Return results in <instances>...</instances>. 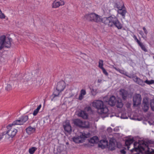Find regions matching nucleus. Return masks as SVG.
Instances as JSON below:
<instances>
[{
  "instance_id": "nucleus-41",
  "label": "nucleus",
  "mask_w": 154,
  "mask_h": 154,
  "mask_svg": "<svg viewBox=\"0 0 154 154\" xmlns=\"http://www.w3.org/2000/svg\"><path fill=\"white\" fill-rule=\"evenodd\" d=\"M5 89L7 91H8L10 90L11 89V85L10 84L8 85Z\"/></svg>"
},
{
  "instance_id": "nucleus-46",
  "label": "nucleus",
  "mask_w": 154,
  "mask_h": 154,
  "mask_svg": "<svg viewBox=\"0 0 154 154\" xmlns=\"http://www.w3.org/2000/svg\"><path fill=\"white\" fill-rule=\"evenodd\" d=\"M143 29L144 31V33L146 35L148 33V32L146 28L144 27L143 28Z\"/></svg>"
},
{
  "instance_id": "nucleus-7",
  "label": "nucleus",
  "mask_w": 154,
  "mask_h": 154,
  "mask_svg": "<svg viewBox=\"0 0 154 154\" xmlns=\"http://www.w3.org/2000/svg\"><path fill=\"white\" fill-rule=\"evenodd\" d=\"M63 127L65 131L68 133L71 132V127L70 125L69 120H66L63 123Z\"/></svg>"
},
{
  "instance_id": "nucleus-18",
  "label": "nucleus",
  "mask_w": 154,
  "mask_h": 154,
  "mask_svg": "<svg viewBox=\"0 0 154 154\" xmlns=\"http://www.w3.org/2000/svg\"><path fill=\"white\" fill-rule=\"evenodd\" d=\"M23 124L22 122V121L20 118L19 120H17L14 121L12 124H9L7 126V128L8 129L10 128V127H12L13 125H22Z\"/></svg>"
},
{
  "instance_id": "nucleus-45",
  "label": "nucleus",
  "mask_w": 154,
  "mask_h": 154,
  "mask_svg": "<svg viewBox=\"0 0 154 154\" xmlns=\"http://www.w3.org/2000/svg\"><path fill=\"white\" fill-rule=\"evenodd\" d=\"M119 72L122 74H123L124 75H125V74H126V72H125V71L123 70L120 69V71H119Z\"/></svg>"
},
{
  "instance_id": "nucleus-53",
  "label": "nucleus",
  "mask_w": 154,
  "mask_h": 154,
  "mask_svg": "<svg viewBox=\"0 0 154 154\" xmlns=\"http://www.w3.org/2000/svg\"><path fill=\"white\" fill-rule=\"evenodd\" d=\"M91 107L90 106H88V108H87V110L88 111H91Z\"/></svg>"
},
{
  "instance_id": "nucleus-49",
  "label": "nucleus",
  "mask_w": 154,
  "mask_h": 154,
  "mask_svg": "<svg viewBox=\"0 0 154 154\" xmlns=\"http://www.w3.org/2000/svg\"><path fill=\"white\" fill-rule=\"evenodd\" d=\"M113 68L114 69L116 70V71H117L119 72V71L120 70V69L119 68H117L116 67H115L114 66H113Z\"/></svg>"
},
{
  "instance_id": "nucleus-37",
  "label": "nucleus",
  "mask_w": 154,
  "mask_h": 154,
  "mask_svg": "<svg viewBox=\"0 0 154 154\" xmlns=\"http://www.w3.org/2000/svg\"><path fill=\"white\" fill-rule=\"evenodd\" d=\"M144 83H146L147 84L150 85L154 84V80H151L150 81H149L147 79L144 81Z\"/></svg>"
},
{
  "instance_id": "nucleus-25",
  "label": "nucleus",
  "mask_w": 154,
  "mask_h": 154,
  "mask_svg": "<svg viewBox=\"0 0 154 154\" xmlns=\"http://www.w3.org/2000/svg\"><path fill=\"white\" fill-rule=\"evenodd\" d=\"M116 104V107L118 108H122L123 106V104L122 103V100L120 98H119L117 100Z\"/></svg>"
},
{
  "instance_id": "nucleus-60",
  "label": "nucleus",
  "mask_w": 154,
  "mask_h": 154,
  "mask_svg": "<svg viewBox=\"0 0 154 154\" xmlns=\"http://www.w3.org/2000/svg\"><path fill=\"white\" fill-rule=\"evenodd\" d=\"M97 81H98V82L100 83L101 81V80L100 79H99Z\"/></svg>"
},
{
  "instance_id": "nucleus-44",
  "label": "nucleus",
  "mask_w": 154,
  "mask_h": 154,
  "mask_svg": "<svg viewBox=\"0 0 154 154\" xmlns=\"http://www.w3.org/2000/svg\"><path fill=\"white\" fill-rule=\"evenodd\" d=\"M125 149H126V148L125 147L124 148V149L121 150L120 152L122 154H126V152L125 151Z\"/></svg>"
},
{
  "instance_id": "nucleus-36",
  "label": "nucleus",
  "mask_w": 154,
  "mask_h": 154,
  "mask_svg": "<svg viewBox=\"0 0 154 154\" xmlns=\"http://www.w3.org/2000/svg\"><path fill=\"white\" fill-rule=\"evenodd\" d=\"M103 61L102 60H100L99 61L98 67L101 69L103 68Z\"/></svg>"
},
{
  "instance_id": "nucleus-28",
  "label": "nucleus",
  "mask_w": 154,
  "mask_h": 154,
  "mask_svg": "<svg viewBox=\"0 0 154 154\" xmlns=\"http://www.w3.org/2000/svg\"><path fill=\"white\" fill-rule=\"evenodd\" d=\"M115 143L113 141L110 140L109 143V148L111 151H113L115 149Z\"/></svg>"
},
{
  "instance_id": "nucleus-47",
  "label": "nucleus",
  "mask_w": 154,
  "mask_h": 154,
  "mask_svg": "<svg viewBox=\"0 0 154 154\" xmlns=\"http://www.w3.org/2000/svg\"><path fill=\"white\" fill-rule=\"evenodd\" d=\"M138 144H139V143L137 142H134V148H137V147H136V146H137V145Z\"/></svg>"
},
{
  "instance_id": "nucleus-59",
  "label": "nucleus",
  "mask_w": 154,
  "mask_h": 154,
  "mask_svg": "<svg viewBox=\"0 0 154 154\" xmlns=\"http://www.w3.org/2000/svg\"><path fill=\"white\" fill-rule=\"evenodd\" d=\"M102 141L103 143L107 142V141L106 140H103Z\"/></svg>"
},
{
  "instance_id": "nucleus-17",
  "label": "nucleus",
  "mask_w": 154,
  "mask_h": 154,
  "mask_svg": "<svg viewBox=\"0 0 154 154\" xmlns=\"http://www.w3.org/2000/svg\"><path fill=\"white\" fill-rule=\"evenodd\" d=\"M117 12L119 14L122 16L123 18H125V15L127 12L125 7H122L120 9H118L117 10Z\"/></svg>"
},
{
  "instance_id": "nucleus-29",
  "label": "nucleus",
  "mask_w": 154,
  "mask_h": 154,
  "mask_svg": "<svg viewBox=\"0 0 154 154\" xmlns=\"http://www.w3.org/2000/svg\"><path fill=\"white\" fill-rule=\"evenodd\" d=\"M20 118L23 124L27 121L29 119L28 116L27 115H23L21 116Z\"/></svg>"
},
{
  "instance_id": "nucleus-61",
  "label": "nucleus",
  "mask_w": 154,
  "mask_h": 154,
  "mask_svg": "<svg viewBox=\"0 0 154 154\" xmlns=\"http://www.w3.org/2000/svg\"><path fill=\"white\" fill-rule=\"evenodd\" d=\"M86 128H88L89 127V126H86L85 127Z\"/></svg>"
},
{
  "instance_id": "nucleus-42",
  "label": "nucleus",
  "mask_w": 154,
  "mask_h": 154,
  "mask_svg": "<svg viewBox=\"0 0 154 154\" xmlns=\"http://www.w3.org/2000/svg\"><path fill=\"white\" fill-rule=\"evenodd\" d=\"M134 74H130L129 75H127V73L126 74H125V75L127 76V77L131 78H132L133 76L134 75Z\"/></svg>"
},
{
  "instance_id": "nucleus-9",
  "label": "nucleus",
  "mask_w": 154,
  "mask_h": 154,
  "mask_svg": "<svg viewBox=\"0 0 154 154\" xmlns=\"http://www.w3.org/2000/svg\"><path fill=\"white\" fill-rule=\"evenodd\" d=\"M142 106L144 112H147L149 108V102L148 98L145 97L143 98L142 101Z\"/></svg>"
},
{
  "instance_id": "nucleus-5",
  "label": "nucleus",
  "mask_w": 154,
  "mask_h": 154,
  "mask_svg": "<svg viewBox=\"0 0 154 154\" xmlns=\"http://www.w3.org/2000/svg\"><path fill=\"white\" fill-rule=\"evenodd\" d=\"M11 127L8 129L9 130L6 132H4L2 133V134L0 135V140L2 139L3 137V136L6 134H7L12 138L14 137L17 132V130L16 129L13 128Z\"/></svg>"
},
{
  "instance_id": "nucleus-62",
  "label": "nucleus",
  "mask_w": 154,
  "mask_h": 154,
  "mask_svg": "<svg viewBox=\"0 0 154 154\" xmlns=\"http://www.w3.org/2000/svg\"><path fill=\"white\" fill-rule=\"evenodd\" d=\"M61 152V151L60 150L58 152Z\"/></svg>"
},
{
  "instance_id": "nucleus-35",
  "label": "nucleus",
  "mask_w": 154,
  "mask_h": 154,
  "mask_svg": "<svg viewBox=\"0 0 154 154\" xmlns=\"http://www.w3.org/2000/svg\"><path fill=\"white\" fill-rule=\"evenodd\" d=\"M94 138H97V137L96 136H94L91 138V139L89 140V142L92 143H96L95 140L94 139Z\"/></svg>"
},
{
  "instance_id": "nucleus-6",
  "label": "nucleus",
  "mask_w": 154,
  "mask_h": 154,
  "mask_svg": "<svg viewBox=\"0 0 154 154\" xmlns=\"http://www.w3.org/2000/svg\"><path fill=\"white\" fill-rule=\"evenodd\" d=\"M142 98L140 94H136L133 97V106L137 107L140 105L141 103Z\"/></svg>"
},
{
  "instance_id": "nucleus-11",
  "label": "nucleus",
  "mask_w": 154,
  "mask_h": 154,
  "mask_svg": "<svg viewBox=\"0 0 154 154\" xmlns=\"http://www.w3.org/2000/svg\"><path fill=\"white\" fill-rule=\"evenodd\" d=\"M113 16V15H111L108 17H104L102 19L100 18V21L104 23L105 24L108 25L110 26V25L111 24V17Z\"/></svg>"
},
{
  "instance_id": "nucleus-58",
  "label": "nucleus",
  "mask_w": 154,
  "mask_h": 154,
  "mask_svg": "<svg viewBox=\"0 0 154 154\" xmlns=\"http://www.w3.org/2000/svg\"><path fill=\"white\" fill-rule=\"evenodd\" d=\"M151 152H152V154H154V149H152V151H151Z\"/></svg>"
},
{
  "instance_id": "nucleus-2",
  "label": "nucleus",
  "mask_w": 154,
  "mask_h": 154,
  "mask_svg": "<svg viewBox=\"0 0 154 154\" xmlns=\"http://www.w3.org/2000/svg\"><path fill=\"white\" fill-rule=\"evenodd\" d=\"M11 38H8L6 40V37L5 35H2L0 36V50H1L4 47L9 48L11 46Z\"/></svg>"
},
{
  "instance_id": "nucleus-10",
  "label": "nucleus",
  "mask_w": 154,
  "mask_h": 154,
  "mask_svg": "<svg viewBox=\"0 0 154 154\" xmlns=\"http://www.w3.org/2000/svg\"><path fill=\"white\" fill-rule=\"evenodd\" d=\"M119 92V94L122 100H125L128 95V91L125 89H121Z\"/></svg>"
},
{
  "instance_id": "nucleus-48",
  "label": "nucleus",
  "mask_w": 154,
  "mask_h": 154,
  "mask_svg": "<svg viewBox=\"0 0 154 154\" xmlns=\"http://www.w3.org/2000/svg\"><path fill=\"white\" fill-rule=\"evenodd\" d=\"M83 95L82 94H80L79 96V99L80 100H81L83 98Z\"/></svg>"
},
{
  "instance_id": "nucleus-24",
  "label": "nucleus",
  "mask_w": 154,
  "mask_h": 154,
  "mask_svg": "<svg viewBox=\"0 0 154 154\" xmlns=\"http://www.w3.org/2000/svg\"><path fill=\"white\" fill-rule=\"evenodd\" d=\"M90 134L89 133L85 134V133H82L79 136L81 140H83V142L84 141V140L87 138L89 137Z\"/></svg>"
},
{
  "instance_id": "nucleus-34",
  "label": "nucleus",
  "mask_w": 154,
  "mask_h": 154,
  "mask_svg": "<svg viewBox=\"0 0 154 154\" xmlns=\"http://www.w3.org/2000/svg\"><path fill=\"white\" fill-rule=\"evenodd\" d=\"M137 83L141 86H143L145 85L144 82L142 79H140L139 78H138Z\"/></svg>"
},
{
  "instance_id": "nucleus-1",
  "label": "nucleus",
  "mask_w": 154,
  "mask_h": 154,
  "mask_svg": "<svg viewBox=\"0 0 154 154\" xmlns=\"http://www.w3.org/2000/svg\"><path fill=\"white\" fill-rule=\"evenodd\" d=\"M93 106L97 109V112L100 115L104 114V117L107 116L108 109L105 105L103 102L100 100H96L92 103Z\"/></svg>"
},
{
  "instance_id": "nucleus-19",
  "label": "nucleus",
  "mask_w": 154,
  "mask_h": 154,
  "mask_svg": "<svg viewBox=\"0 0 154 154\" xmlns=\"http://www.w3.org/2000/svg\"><path fill=\"white\" fill-rule=\"evenodd\" d=\"M73 123L74 125L79 127H83V122L80 119H75L73 121Z\"/></svg>"
},
{
  "instance_id": "nucleus-54",
  "label": "nucleus",
  "mask_w": 154,
  "mask_h": 154,
  "mask_svg": "<svg viewBox=\"0 0 154 154\" xmlns=\"http://www.w3.org/2000/svg\"><path fill=\"white\" fill-rule=\"evenodd\" d=\"M121 118H122V119H127L128 118V117H124L123 116V115H122V116H121Z\"/></svg>"
},
{
  "instance_id": "nucleus-23",
  "label": "nucleus",
  "mask_w": 154,
  "mask_h": 154,
  "mask_svg": "<svg viewBox=\"0 0 154 154\" xmlns=\"http://www.w3.org/2000/svg\"><path fill=\"white\" fill-rule=\"evenodd\" d=\"M137 43L138 45L141 48V49L145 52H147V50L145 48V46L143 45V43L140 42L138 39L135 40Z\"/></svg>"
},
{
  "instance_id": "nucleus-50",
  "label": "nucleus",
  "mask_w": 154,
  "mask_h": 154,
  "mask_svg": "<svg viewBox=\"0 0 154 154\" xmlns=\"http://www.w3.org/2000/svg\"><path fill=\"white\" fill-rule=\"evenodd\" d=\"M94 139L95 140V141L96 143H97L98 142L99 139H98V137H97V138H94Z\"/></svg>"
},
{
  "instance_id": "nucleus-31",
  "label": "nucleus",
  "mask_w": 154,
  "mask_h": 154,
  "mask_svg": "<svg viewBox=\"0 0 154 154\" xmlns=\"http://www.w3.org/2000/svg\"><path fill=\"white\" fill-rule=\"evenodd\" d=\"M37 148L35 147H32L29 149V152L30 154H33L37 150Z\"/></svg>"
},
{
  "instance_id": "nucleus-8",
  "label": "nucleus",
  "mask_w": 154,
  "mask_h": 154,
  "mask_svg": "<svg viewBox=\"0 0 154 154\" xmlns=\"http://www.w3.org/2000/svg\"><path fill=\"white\" fill-rule=\"evenodd\" d=\"M66 83L63 81L57 82L56 87V89L60 92L63 91L66 87Z\"/></svg>"
},
{
  "instance_id": "nucleus-13",
  "label": "nucleus",
  "mask_w": 154,
  "mask_h": 154,
  "mask_svg": "<svg viewBox=\"0 0 154 154\" xmlns=\"http://www.w3.org/2000/svg\"><path fill=\"white\" fill-rule=\"evenodd\" d=\"M64 5V2L63 1L60 0V1H57L55 0L52 4V7L54 8H56L59 7L60 6H62Z\"/></svg>"
},
{
  "instance_id": "nucleus-39",
  "label": "nucleus",
  "mask_w": 154,
  "mask_h": 154,
  "mask_svg": "<svg viewBox=\"0 0 154 154\" xmlns=\"http://www.w3.org/2000/svg\"><path fill=\"white\" fill-rule=\"evenodd\" d=\"M132 78L134 81L137 83L139 78L136 75H134Z\"/></svg>"
},
{
  "instance_id": "nucleus-3",
  "label": "nucleus",
  "mask_w": 154,
  "mask_h": 154,
  "mask_svg": "<svg viewBox=\"0 0 154 154\" xmlns=\"http://www.w3.org/2000/svg\"><path fill=\"white\" fill-rule=\"evenodd\" d=\"M84 17L88 21L98 23L100 21V16L94 13L86 14Z\"/></svg>"
},
{
  "instance_id": "nucleus-32",
  "label": "nucleus",
  "mask_w": 154,
  "mask_h": 154,
  "mask_svg": "<svg viewBox=\"0 0 154 154\" xmlns=\"http://www.w3.org/2000/svg\"><path fill=\"white\" fill-rule=\"evenodd\" d=\"M41 106H42L41 105V104L40 105L37 107V109L34 110V111L33 113V114L34 116H35L37 115V113H38V111H39V110L41 108Z\"/></svg>"
},
{
  "instance_id": "nucleus-52",
  "label": "nucleus",
  "mask_w": 154,
  "mask_h": 154,
  "mask_svg": "<svg viewBox=\"0 0 154 154\" xmlns=\"http://www.w3.org/2000/svg\"><path fill=\"white\" fill-rule=\"evenodd\" d=\"M133 37L134 38L135 41L136 40H137V39L136 36L135 35H134L133 36Z\"/></svg>"
},
{
  "instance_id": "nucleus-38",
  "label": "nucleus",
  "mask_w": 154,
  "mask_h": 154,
  "mask_svg": "<svg viewBox=\"0 0 154 154\" xmlns=\"http://www.w3.org/2000/svg\"><path fill=\"white\" fill-rule=\"evenodd\" d=\"M150 106L152 110L154 111V99L151 100Z\"/></svg>"
},
{
  "instance_id": "nucleus-14",
  "label": "nucleus",
  "mask_w": 154,
  "mask_h": 154,
  "mask_svg": "<svg viewBox=\"0 0 154 154\" xmlns=\"http://www.w3.org/2000/svg\"><path fill=\"white\" fill-rule=\"evenodd\" d=\"M117 99L116 97L114 96H111L109 98V100L106 101L108 102V104L111 106H113L116 104Z\"/></svg>"
},
{
  "instance_id": "nucleus-12",
  "label": "nucleus",
  "mask_w": 154,
  "mask_h": 154,
  "mask_svg": "<svg viewBox=\"0 0 154 154\" xmlns=\"http://www.w3.org/2000/svg\"><path fill=\"white\" fill-rule=\"evenodd\" d=\"M145 150V148L140 144H139L137 148H134L130 150L131 152H139L143 154V151Z\"/></svg>"
},
{
  "instance_id": "nucleus-16",
  "label": "nucleus",
  "mask_w": 154,
  "mask_h": 154,
  "mask_svg": "<svg viewBox=\"0 0 154 154\" xmlns=\"http://www.w3.org/2000/svg\"><path fill=\"white\" fill-rule=\"evenodd\" d=\"M114 4V8H116L119 9L122 8V7H125L123 2L121 0L115 2Z\"/></svg>"
},
{
  "instance_id": "nucleus-15",
  "label": "nucleus",
  "mask_w": 154,
  "mask_h": 154,
  "mask_svg": "<svg viewBox=\"0 0 154 154\" xmlns=\"http://www.w3.org/2000/svg\"><path fill=\"white\" fill-rule=\"evenodd\" d=\"M152 143V141L151 140H147L146 141H144L142 143V145H144L147 148L146 151V154H152V152H150L149 151V148L148 147V145Z\"/></svg>"
},
{
  "instance_id": "nucleus-26",
  "label": "nucleus",
  "mask_w": 154,
  "mask_h": 154,
  "mask_svg": "<svg viewBox=\"0 0 154 154\" xmlns=\"http://www.w3.org/2000/svg\"><path fill=\"white\" fill-rule=\"evenodd\" d=\"M78 116L81 117L84 119H87L88 118V115L87 113L84 111H81L78 114Z\"/></svg>"
},
{
  "instance_id": "nucleus-57",
  "label": "nucleus",
  "mask_w": 154,
  "mask_h": 154,
  "mask_svg": "<svg viewBox=\"0 0 154 154\" xmlns=\"http://www.w3.org/2000/svg\"><path fill=\"white\" fill-rule=\"evenodd\" d=\"M139 34H140L142 36V35H143V32L142 31H140L139 32Z\"/></svg>"
},
{
  "instance_id": "nucleus-56",
  "label": "nucleus",
  "mask_w": 154,
  "mask_h": 154,
  "mask_svg": "<svg viewBox=\"0 0 154 154\" xmlns=\"http://www.w3.org/2000/svg\"><path fill=\"white\" fill-rule=\"evenodd\" d=\"M134 152H131V153H132L131 154H140V153H140L139 152H136V153H134Z\"/></svg>"
},
{
  "instance_id": "nucleus-30",
  "label": "nucleus",
  "mask_w": 154,
  "mask_h": 154,
  "mask_svg": "<svg viewBox=\"0 0 154 154\" xmlns=\"http://www.w3.org/2000/svg\"><path fill=\"white\" fill-rule=\"evenodd\" d=\"M89 88L91 90V95L93 96H95L97 94V90L94 89L93 87H89Z\"/></svg>"
},
{
  "instance_id": "nucleus-51",
  "label": "nucleus",
  "mask_w": 154,
  "mask_h": 154,
  "mask_svg": "<svg viewBox=\"0 0 154 154\" xmlns=\"http://www.w3.org/2000/svg\"><path fill=\"white\" fill-rule=\"evenodd\" d=\"M107 130L108 131L111 132L112 131V129L110 127H109L108 128Z\"/></svg>"
},
{
  "instance_id": "nucleus-27",
  "label": "nucleus",
  "mask_w": 154,
  "mask_h": 154,
  "mask_svg": "<svg viewBox=\"0 0 154 154\" xmlns=\"http://www.w3.org/2000/svg\"><path fill=\"white\" fill-rule=\"evenodd\" d=\"M73 141L76 143H83V140H81L79 136L75 137L72 138Z\"/></svg>"
},
{
  "instance_id": "nucleus-21",
  "label": "nucleus",
  "mask_w": 154,
  "mask_h": 154,
  "mask_svg": "<svg viewBox=\"0 0 154 154\" xmlns=\"http://www.w3.org/2000/svg\"><path fill=\"white\" fill-rule=\"evenodd\" d=\"M26 132L29 135H30L35 132V128H32L31 126H29L26 129Z\"/></svg>"
},
{
  "instance_id": "nucleus-4",
  "label": "nucleus",
  "mask_w": 154,
  "mask_h": 154,
  "mask_svg": "<svg viewBox=\"0 0 154 154\" xmlns=\"http://www.w3.org/2000/svg\"><path fill=\"white\" fill-rule=\"evenodd\" d=\"M111 24L110 25V27H113L115 26L118 29H121L123 27V25L118 20V18L114 15H113V16L111 17Z\"/></svg>"
},
{
  "instance_id": "nucleus-43",
  "label": "nucleus",
  "mask_w": 154,
  "mask_h": 154,
  "mask_svg": "<svg viewBox=\"0 0 154 154\" xmlns=\"http://www.w3.org/2000/svg\"><path fill=\"white\" fill-rule=\"evenodd\" d=\"M81 94L84 95L86 94V92L85 90L82 89L81 91Z\"/></svg>"
},
{
  "instance_id": "nucleus-55",
  "label": "nucleus",
  "mask_w": 154,
  "mask_h": 154,
  "mask_svg": "<svg viewBox=\"0 0 154 154\" xmlns=\"http://www.w3.org/2000/svg\"><path fill=\"white\" fill-rule=\"evenodd\" d=\"M142 37L145 40H146V39H147V37L146 36L144 37L143 36V35H142Z\"/></svg>"
},
{
  "instance_id": "nucleus-33",
  "label": "nucleus",
  "mask_w": 154,
  "mask_h": 154,
  "mask_svg": "<svg viewBox=\"0 0 154 154\" xmlns=\"http://www.w3.org/2000/svg\"><path fill=\"white\" fill-rule=\"evenodd\" d=\"M61 92H60V91H58L56 89V90L54 91L52 95V96L53 97V98H54L55 97H56L58 96L59 95L60 93Z\"/></svg>"
},
{
  "instance_id": "nucleus-22",
  "label": "nucleus",
  "mask_w": 154,
  "mask_h": 154,
  "mask_svg": "<svg viewBox=\"0 0 154 154\" xmlns=\"http://www.w3.org/2000/svg\"><path fill=\"white\" fill-rule=\"evenodd\" d=\"M137 43L138 45L141 48V49L145 52H147V50L145 48V46L143 45V43L140 42L138 39L135 40Z\"/></svg>"
},
{
  "instance_id": "nucleus-20",
  "label": "nucleus",
  "mask_w": 154,
  "mask_h": 154,
  "mask_svg": "<svg viewBox=\"0 0 154 154\" xmlns=\"http://www.w3.org/2000/svg\"><path fill=\"white\" fill-rule=\"evenodd\" d=\"M134 141V140L133 138H129L125 140V145L126 146H127L128 149V150L129 149V148H130L129 146Z\"/></svg>"
},
{
  "instance_id": "nucleus-40",
  "label": "nucleus",
  "mask_w": 154,
  "mask_h": 154,
  "mask_svg": "<svg viewBox=\"0 0 154 154\" xmlns=\"http://www.w3.org/2000/svg\"><path fill=\"white\" fill-rule=\"evenodd\" d=\"M101 69L102 70L104 74L107 76L109 74L108 73L104 68H102Z\"/></svg>"
}]
</instances>
